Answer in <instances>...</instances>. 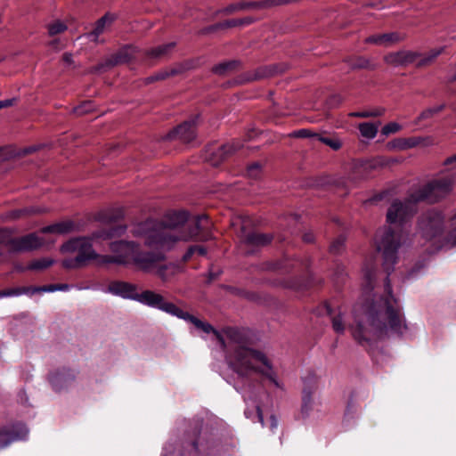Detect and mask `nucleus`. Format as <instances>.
<instances>
[{
	"label": "nucleus",
	"instance_id": "nucleus-25",
	"mask_svg": "<svg viewBox=\"0 0 456 456\" xmlns=\"http://www.w3.org/2000/svg\"><path fill=\"white\" fill-rule=\"evenodd\" d=\"M362 273L365 280L364 290L366 292L370 291L373 289V281L375 280V267L373 265L369 266L365 265Z\"/></svg>",
	"mask_w": 456,
	"mask_h": 456
},
{
	"label": "nucleus",
	"instance_id": "nucleus-32",
	"mask_svg": "<svg viewBox=\"0 0 456 456\" xmlns=\"http://www.w3.org/2000/svg\"><path fill=\"white\" fill-rule=\"evenodd\" d=\"M349 61V66L352 69H368L372 68L370 60L365 57L359 56L354 59H352Z\"/></svg>",
	"mask_w": 456,
	"mask_h": 456
},
{
	"label": "nucleus",
	"instance_id": "nucleus-5",
	"mask_svg": "<svg viewBox=\"0 0 456 456\" xmlns=\"http://www.w3.org/2000/svg\"><path fill=\"white\" fill-rule=\"evenodd\" d=\"M61 251L64 253H77L75 257L62 261V266L67 269L82 267L87 262L94 259H99L101 264V257L102 256H99L93 248L92 239L86 237L69 240L61 246Z\"/></svg>",
	"mask_w": 456,
	"mask_h": 456
},
{
	"label": "nucleus",
	"instance_id": "nucleus-17",
	"mask_svg": "<svg viewBox=\"0 0 456 456\" xmlns=\"http://www.w3.org/2000/svg\"><path fill=\"white\" fill-rule=\"evenodd\" d=\"M272 240V237L268 234L258 233L255 232H246L243 227L240 234V240L250 246H265L267 245Z\"/></svg>",
	"mask_w": 456,
	"mask_h": 456
},
{
	"label": "nucleus",
	"instance_id": "nucleus-21",
	"mask_svg": "<svg viewBox=\"0 0 456 456\" xmlns=\"http://www.w3.org/2000/svg\"><path fill=\"white\" fill-rule=\"evenodd\" d=\"M34 288L35 287H15L3 289L0 291V298L20 297L21 295L28 294L33 295L37 293V291L33 290Z\"/></svg>",
	"mask_w": 456,
	"mask_h": 456
},
{
	"label": "nucleus",
	"instance_id": "nucleus-7",
	"mask_svg": "<svg viewBox=\"0 0 456 456\" xmlns=\"http://www.w3.org/2000/svg\"><path fill=\"white\" fill-rule=\"evenodd\" d=\"M138 248L139 246L133 241H114L110 244V250L115 255L102 256L101 264L126 265L130 260H134V255L136 254Z\"/></svg>",
	"mask_w": 456,
	"mask_h": 456
},
{
	"label": "nucleus",
	"instance_id": "nucleus-8",
	"mask_svg": "<svg viewBox=\"0 0 456 456\" xmlns=\"http://www.w3.org/2000/svg\"><path fill=\"white\" fill-rule=\"evenodd\" d=\"M444 223V216L439 211L431 210L421 216L419 231L423 238L431 240L443 233Z\"/></svg>",
	"mask_w": 456,
	"mask_h": 456
},
{
	"label": "nucleus",
	"instance_id": "nucleus-20",
	"mask_svg": "<svg viewBox=\"0 0 456 456\" xmlns=\"http://www.w3.org/2000/svg\"><path fill=\"white\" fill-rule=\"evenodd\" d=\"M126 230V225H118L116 227H112L110 229L99 231L93 233L94 239H102V240H109L112 239L117 236H120L123 234Z\"/></svg>",
	"mask_w": 456,
	"mask_h": 456
},
{
	"label": "nucleus",
	"instance_id": "nucleus-9",
	"mask_svg": "<svg viewBox=\"0 0 456 456\" xmlns=\"http://www.w3.org/2000/svg\"><path fill=\"white\" fill-rule=\"evenodd\" d=\"M136 301L150 307L161 310L173 316L175 315L179 309L175 304L166 301L162 295L152 290L139 292Z\"/></svg>",
	"mask_w": 456,
	"mask_h": 456
},
{
	"label": "nucleus",
	"instance_id": "nucleus-48",
	"mask_svg": "<svg viewBox=\"0 0 456 456\" xmlns=\"http://www.w3.org/2000/svg\"><path fill=\"white\" fill-rule=\"evenodd\" d=\"M175 70H172L170 73L167 71H159V72L156 73L154 76L147 77L146 80H147V82L162 80V79H165L166 77H167L170 74H175Z\"/></svg>",
	"mask_w": 456,
	"mask_h": 456
},
{
	"label": "nucleus",
	"instance_id": "nucleus-46",
	"mask_svg": "<svg viewBox=\"0 0 456 456\" xmlns=\"http://www.w3.org/2000/svg\"><path fill=\"white\" fill-rule=\"evenodd\" d=\"M168 269H171L172 274H174L175 271L176 270V267L175 265H170V266L163 265L158 269V272H157L158 275L163 281H167L169 279L168 275L166 273V271H167Z\"/></svg>",
	"mask_w": 456,
	"mask_h": 456
},
{
	"label": "nucleus",
	"instance_id": "nucleus-39",
	"mask_svg": "<svg viewBox=\"0 0 456 456\" xmlns=\"http://www.w3.org/2000/svg\"><path fill=\"white\" fill-rule=\"evenodd\" d=\"M345 240L346 239L344 236L337 238L330 247V252L333 254H339L344 248Z\"/></svg>",
	"mask_w": 456,
	"mask_h": 456
},
{
	"label": "nucleus",
	"instance_id": "nucleus-33",
	"mask_svg": "<svg viewBox=\"0 0 456 456\" xmlns=\"http://www.w3.org/2000/svg\"><path fill=\"white\" fill-rule=\"evenodd\" d=\"M402 40V37L395 32L381 34L382 46H390Z\"/></svg>",
	"mask_w": 456,
	"mask_h": 456
},
{
	"label": "nucleus",
	"instance_id": "nucleus-60",
	"mask_svg": "<svg viewBox=\"0 0 456 456\" xmlns=\"http://www.w3.org/2000/svg\"><path fill=\"white\" fill-rule=\"evenodd\" d=\"M304 240L306 242H311L314 240V236L312 233H305L303 237Z\"/></svg>",
	"mask_w": 456,
	"mask_h": 456
},
{
	"label": "nucleus",
	"instance_id": "nucleus-42",
	"mask_svg": "<svg viewBox=\"0 0 456 456\" xmlns=\"http://www.w3.org/2000/svg\"><path fill=\"white\" fill-rule=\"evenodd\" d=\"M73 226L74 224L70 221H65L55 224L57 234H66L73 229Z\"/></svg>",
	"mask_w": 456,
	"mask_h": 456
},
{
	"label": "nucleus",
	"instance_id": "nucleus-51",
	"mask_svg": "<svg viewBox=\"0 0 456 456\" xmlns=\"http://www.w3.org/2000/svg\"><path fill=\"white\" fill-rule=\"evenodd\" d=\"M40 232L42 233H55L57 234V231H56V227H55V224H51V225H48V226H45V227H43Z\"/></svg>",
	"mask_w": 456,
	"mask_h": 456
},
{
	"label": "nucleus",
	"instance_id": "nucleus-24",
	"mask_svg": "<svg viewBox=\"0 0 456 456\" xmlns=\"http://www.w3.org/2000/svg\"><path fill=\"white\" fill-rule=\"evenodd\" d=\"M44 209L40 208H24L21 209L12 210L8 214V217L11 219H18L25 216L35 215L43 213Z\"/></svg>",
	"mask_w": 456,
	"mask_h": 456
},
{
	"label": "nucleus",
	"instance_id": "nucleus-44",
	"mask_svg": "<svg viewBox=\"0 0 456 456\" xmlns=\"http://www.w3.org/2000/svg\"><path fill=\"white\" fill-rule=\"evenodd\" d=\"M261 174V166L258 163H253L248 166L247 169V175L253 179L259 177Z\"/></svg>",
	"mask_w": 456,
	"mask_h": 456
},
{
	"label": "nucleus",
	"instance_id": "nucleus-34",
	"mask_svg": "<svg viewBox=\"0 0 456 456\" xmlns=\"http://www.w3.org/2000/svg\"><path fill=\"white\" fill-rule=\"evenodd\" d=\"M444 108H445L444 104H440V105H437V106H435L432 108H428L419 114L418 119L423 120V119L431 118L433 116H435L436 114L442 111Z\"/></svg>",
	"mask_w": 456,
	"mask_h": 456
},
{
	"label": "nucleus",
	"instance_id": "nucleus-22",
	"mask_svg": "<svg viewBox=\"0 0 456 456\" xmlns=\"http://www.w3.org/2000/svg\"><path fill=\"white\" fill-rule=\"evenodd\" d=\"M359 131L361 135L368 140H371L376 137L379 131V124L371 122H364L359 125Z\"/></svg>",
	"mask_w": 456,
	"mask_h": 456
},
{
	"label": "nucleus",
	"instance_id": "nucleus-11",
	"mask_svg": "<svg viewBox=\"0 0 456 456\" xmlns=\"http://www.w3.org/2000/svg\"><path fill=\"white\" fill-rule=\"evenodd\" d=\"M44 245V240L37 233L32 232L21 237H15L12 253L32 251L41 248Z\"/></svg>",
	"mask_w": 456,
	"mask_h": 456
},
{
	"label": "nucleus",
	"instance_id": "nucleus-10",
	"mask_svg": "<svg viewBox=\"0 0 456 456\" xmlns=\"http://www.w3.org/2000/svg\"><path fill=\"white\" fill-rule=\"evenodd\" d=\"M420 53L410 50H402L395 53H390L384 57L387 64L393 67H403L412 63L418 66V61Z\"/></svg>",
	"mask_w": 456,
	"mask_h": 456
},
{
	"label": "nucleus",
	"instance_id": "nucleus-57",
	"mask_svg": "<svg viewBox=\"0 0 456 456\" xmlns=\"http://www.w3.org/2000/svg\"><path fill=\"white\" fill-rule=\"evenodd\" d=\"M256 412H257V418H258V420L259 422L262 424V426L264 427V417H263V412H262V410L260 409L259 406L256 407Z\"/></svg>",
	"mask_w": 456,
	"mask_h": 456
},
{
	"label": "nucleus",
	"instance_id": "nucleus-50",
	"mask_svg": "<svg viewBox=\"0 0 456 456\" xmlns=\"http://www.w3.org/2000/svg\"><path fill=\"white\" fill-rule=\"evenodd\" d=\"M126 61L125 59H123L120 55L117 56L114 61H110L106 64H102L97 69H103L105 66H113L117 63Z\"/></svg>",
	"mask_w": 456,
	"mask_h": 456
},
{
	"label": "nucleus",
	"instance_id": "nucleus-31",
	"mask_svg": "<svg viewBox=\"0 0 456 456\" xmlns=\"http://www.w3.org/2000/svg\"><path fill=\"white\" fill-rule=\"evenodd\" d=\"M421 142L420 138L413 137L409 139H399L396 141L395 147H398L399 149L404 150L409 148H413L419 145Z\"/></svg>",
	"mask_w": 456,
	"mask_h": 456
},
{
	"label": "nucleus",
	"instance_id": "nucleus-43",
	"mask_svg": "<svg viewBox=\"0 0 456 456\" xmlns=\"http://www.w3.org/2000/svg\"><path fill=\"white\" fill-rule=\"evenodd\" d=\"M400 129H401V126L398 123L390 122L382 127L381 133L383 135L387 136L390 134H395V133L398 132Z\"/></svg>",
	"mask_w": 456,
	"mask_h": 456
},
{
	"label": "nucleus",
	"instance_id": "nucleus-40",
	"mask_svg": "<svg viewBox=\"0 0 456 456\" xmlns=\"http://www.w3.org/2000/svg\"><path fill=\"white\" fill-rule=\"evenodd\" d=\"M236 65V62L235 61H228V62H224V63H220L218 65H216L215 68H214V72L216 73V74H219V75H224L225 74L228 70H231Z\"/></svg>",
	"mask_w": 456,
	"mask_h": 456
},
{
	"label": "nucleus",
	"instance_id": "nucleus-55",
	"mask_svg": "<svg viewBox=\"0 0 456 456\" xmlns=\"http://www.w3.org/2000/svg\"><path fill=\"white\" fill-rule=\"evenodd\" d=\"M455 164L456 165V154L447 158L444 161V166H450V165H453Z\"/></svg>",
	"mask_w": 456,
	"mask_h": 456
},
{
	"label": "nucleus",
	"instance_id": "nucleus-12",
	"mask_svg": "<svg viewBox=\"0 0 456 456\" xmlns=\"http://www.w3.org/2000/svg\"><path fill=\"white\" fill-rule=\"evenodd\" d=\"M28 435V429L24 424L12 425L9 428L0 430V449L8 446L14 441L24 440Z\"/></svg>",
	"mask_w": 456,
	"mask_h": 456
},
{
	"label": "nucleus",
	"instance_id": "nucleus-35",
	"mask_svg": "<svg viewBox=\"0 0 456 456\" xmlns=\"http://www.w3.org/2000/svg\"><path fill=\"white\" fill-rule=\"evenodd\" d=\"M69 286L68 284H60V285H46L42 287H35L33 289L34 291L37 292H54L57 290L66 291L68 290Z\"/></svg>",
	"mask_w": 456,
	"mask_h": 456
},
{
	"label": "nucleus",
	"instance_id": "nucleus-19",
	"mask_svg": "<svg viewBox=\"0 0 456 456\" xmlns=\"http://www.w3.org/2000/svg\"><path fill=\"white\" fill-rule=\"evenodd\" d=\"M116 20V16L111 13H106L101 19H99L95 24V28L89 34L94 41H97L99 36L102 34L108 28L111 26L113 21Z\"/></svg>",
	"mask_w": 456,
	"mask_h": 456
},
{
	"label": "nucleus",
	"instance_id": "nucleus-64",
	"mask_svg": "<svg viewBox=\"0 0 456 456\" xmlns=\"http://www.w3.org/2000/svg\"><path fill=\"white\" fill-rule=\"evenodd\" d=\"M15 270L19 271V272H23V271H26V267H23L21 265H15Z\"/></svg>",
	"mask_w": 456,
	"mask_h": 456
},
{
	"label": "nucleus",
	"instance_id": "nucleus-56",
	"mask_svg": "<svg viewBox=\"0 0 456 456\" xmlns=\"http://www.w3.org/2000/svg\"><path fill=\"white\" fill-rule=\"evenodd\" d=\"M296 134L299 137H308L310 136V132L306 129L298 130Z\"/></svg>",
	"mask_w": 456,
	"mask_h": 456
},
{
	"label": "nucleus",
	"instance_id": "nucleus-41",
	"mask_svg": "<svg viewBox=\"0 0 456 456\" xmlns=\"http://www.w3.org/2000/svg\"><path fill=\"white\" fill-rule=\"evenodd\" d=\"M332 327L333 330L338 333L343 334L345 331V326L343 323V318L341 314L339 313L338 315L332 317Z\"/></svg>",
	"mask_w": 456,
	"mask_h": 456
},
{
	"label": "nucleus",
	"instance_id": "nucleus-27",
	"mask_svg": "<svg viewBox=\"0 0 456 456\" xmlns=\"http://www.w3.org/2000/svg\"><path fill=\"white\" fill-rule=\"evenodd\" d=\"M443 48H436L430 50L425 56H422L420 54V57L419 58L418 61V67L427 66L430 64L438 55L441 54Z\"/></svg>",
	"mask_w": 456,
	"mask_h": 456
},
{
	"label": "nucleus",
	"instance_id": "nucleus-14",
	"mask_svg": "<svg viewBox=\"0 0 456 456\" xmlns=\"http://www.w3.org/2000/svg\"><path fill=\"white\" fill-rule=\"evenodd\" d=\"M287 3L285 0H264L256 2H240L237 4H232L224 8L225 13H232L234 12L244 10V9H263L269 8L275 5H280Z\"/></svg>",
	"mask_w": 456,
	"mask_h": 456
},
{
	"label": "nucleus",
	"instance_id": "nucleus-18",
	"mask_svg": "<svg viewBox=\"0 0 456 456\" xmlns=\"http://www.w3.org/2000/svg\"><path fill=\"white\" fill-rule=\"evenodd\" d=\"M75 379L74 373L70 370L56 372L50 377V382L55 391H60L62 387H67Z\"/></svg>",
	"mask_w": 456,
	"mask_h": 456
},
{
	"label": "nucleus",
	"instance_id": "nucleus-30",
	"mask_svg": "<svg viewBox=\"0 0 456 456\" xmlns=\"http://www.w3.org/2000/svg\"><path fill=\"white\" fill-rule=\"evenodd\" d=\"M254 20L250 17H247L244 19H232L230 20H226L218 25L219 28H231L237 26H246L253 23Z\"/></svg>",
	"mask_w": 456,
	"mask_h": 456
},
{
	"label": "nucleus",
	"instance_id": "nucleus-53",
	"mask_svg": "<svg viewBox=\"0 0 456 456\" xmlns=\"http://www.w3.org/2000/svg\"><path fill=\"white\" fill-rule=\"evenodd\" d=\"M14 101H15L14 98L0 101V109L12 106L13 104Z\"/></svg>",
	"mask_w": 456,
	"mask_h": 456
},
{
	"label": "nucleus",
	"instance_id": "nucleus-29",
	"mask_svg": "<svg viewBox=\"0 0 456 456\" xmlns=\"http://www.w3.org/2000/svg\"><path fill=\"white\" fill-rule=\"evenodd\" d=\"M174 46V43L165 44L151 49L149 54L154 58H160L167 54Z\"/></svg>",
	"mask_w": 456,
	"mask_h": 456
},
{
	"label": "nucleus",
	"instance_id": "nucleus-52",
	"mask_svg": "<svg viewBox=\"0 0 456 456\" xmlns=\"http://www.w3.org/2000/svg\"><path fill=\"white\" fill-rule=\"evenodd\" d=\"M278 428V419L274 415L270 417V430L273 433Z\"/></svg>",
	"mask_w": 456,
	"mask_h": 456
},
{
	"label": "nucleus",
	"instance_id": "nucleus-26",
	"mask_svg": "<svg viewBox=\"0 0 456 456\" xmlns=\"http://www.w3.org/2000/svg\"><path fill=\"white\" fill-rule=\"evenodd\" d=\"M14 238L10 229L4 228L0 230V245L4 246L10 253H12Z\"/></svg>",
	"mask_w": 456,
	"mask_h": 456
},
{
	"label": "nucleus",
	"instance_id": "nucleus-47",
	"mask_svg": "<svg viewBox=\"0 0 456 456\" xmlns=\"http://www.w3.org/2000/svg\"><path fill=\"white\" fill-rule=\"evenodd\" d=\"M92 110V104L90 102H86L82 105H79L74 109V112L77 115H84Z\"/></svg>",
	"mask_w": 456,
	"mask_h": 456
},
{
	"label": "nucleus",
	"instance_id": "nucleus-62",
	"mask_svg": "<svg viewBox=\"0 0 456 456\" xmlns=\"http://www.w3.org/2000/svg\"><path fill=\"white\" fill-rule=\"evenodd\" d=\"M191 257V255L186 251L185 254L183 256V261H188Z\"/></svg>",
	"mask_w": 456,
	"mask_h": 456
},
{
	"label": "nucleus",
	"instance_id": "nucleus-23",
	"mask_svg": "<svg viewBox=\"0 0 456 456\" xmlns=\"http://www.w3.org/2000/svg\"><path fill=\"white\" fill-rule=\"evenodd\" d=\"M54 264V260L49 257H42L31 261L26 269L28 271H43Z\"/></svg>",
	"mask_w": 456,
	"mask_h": 456
},
{
	"label": "nucleus",
	"instance_id": "nucleus-37",
	"mask_svg": "<svg viewBox=\"0 0 456 456\" xmlns=\"http://www.w3.org/2000/svg\"><path fill=\"white\" fill-rule=\"evenodd\" d=\"M384 110L379 109L372 111H357L349 113L350 117L354 118H371V117H379L383 115Z\"/></svg>",
	"mask_w": 456,
	"mask_h": 456
},
{
	"label": "nucleus",
	"instance_id": "nucleus-58",
	"mask_svg": "<svg viewBox=\"0 0 456 456\" xmlns=\"http://www.w3.org/2000/svg\"><path fill=\"white\" fill-rule=\"evenodd\" d=\"M196 253H198L199 255H201V256H205L207 254V249H206V248H204L202 246L197 245Z\"/></svg>",
	"mask_w": 456,
	"mask_h": 456
},
{
	"label": "nucleus",
	"instance_id": "nucleus-49",
	"mask_svg": "<svg viewBox=\"0 0 456 456\" xmlns=\"http://www.w3.org/2000/svg\"><path fill=\"white\" fill-rule=\"evenodd\" d=\"M367 44H374L377 45H382L381 35H373L365 39Z\"/></svg>",
	"mask_w": 456,
	"mask_h": 456
},
{
	"label": "nucleus",
	"instance_id": "nucleus-2",
	"mask_svg": "<svg viewBox=\"0 0 456 456\" xmlns=\"http://www.w3.org/2000/svg\"><path fill=\"white\" fill-rule=\"evenodd\" d=\"M212 224L207 215L191 216L186 210L168 211L161 220H146L136 224L133 234L156 252L137 249L133 263L143 272H151L165 260V252L180 242L207 241L212 239Z\"/></svg>",
	"mask_w": 456,
	"mask_h": 456
},
{
	"label": "nucleus",
	"instance_id": "nucleus-28",
	"mask_svg": "<svg viewBox=\"0 0 456 456\" xmlns=\"http://www.w3.org/2000/svg\"><path fill=\"white\" fill-rule=\"evenodd\" d=\"M302 402V414L307 416L312 409L313 404L311 389L305 388L303 390Z\"/></svg>",
	"mask_w": 456,
	"mask_h": 456
},
{
	"label": "nucleus",
	"instance_id": "nucleus-6",
	"mask_svg": "<svg viewBox=\"0 0 456 456\" xmlns=\"http://www.w3.org/2000/svg\"><path fill=\"white\" fill-rule=\"evenodd\" d=\"M452 176H439L411 191V200L417 203L426 201L436 203L444 199L452 190Z\"/></svg>",
	"mask_w": 456,
	"mask_h": 456
},
{
	"label": "nucleus",
	"instance_id": "nucleus-15",
	"mask_svg": "<svg viewBox=\"0 0 456 456\" xmlns=\"http://www.w3.org/2000/svg\"><path fill=\"white\" fill-rule=\"evenodd\" d=\"M241 147L240 142H229L222 145L216 151H211L207 157V160L214 167L218 166L226 158Z\"/></svg>",
	"mask_w": 456,
	"mask_h": 456
},
{
	"label": "nucleus",
	"instance_id": "nucleus-61",
	"mask_svg": "<svg viewBox=\"0 0 456 456\" xmlns=\"http://www.w3.org/2000/svg\"><path fill=\"white\" fill-rule=\"evenodd\" d=\"M196 248H197V245L191 246L187 249V252L192 256L194 253H196Z\"/></svg>",
	"mask_w": 456,
	"mask_h": 456
},
{
	"label": "nucleus",
	"instance_id": "nucleus-36",
	"mask_svg": "<svg viewBox=\"0 0 456 456\" xmlns=\"http://www.w3.org/2000/svg\"><path fill=\"white\" fill-rule=\"evenodd\" d=\"M66 29V24L61 20H56L48 25V33L50 36H55L57 34L62 33Z\"/></svg>",
	"mask_w": 456,
	"mask_h": 456
},
{
	"label": "nucleus",
	"instance_id": "nucleus-38",
	"mask_svg": "<svg viewBox=\"0 0 456 456\" xmlns=\"http://www.w3.org/2000/svg\"><path fill=\"white\" fill-rule=\"evenodd\" d=\"M122 216H123L122 209H117V210H115L114 214L102 213L100 216V219L103 222L114 223V222L118 221L119 218H121Z\"/></svg>",
	"mask_w": 456,
	"mask_h": 456
},
{
	"label": "nucleus",
	"instance_id": "nucleus-54",
	"mask_svg": "<svg viewBox=\"0 0 456 456\" xmlns=\"http://www.w3.org/2000/svg\"><path fill=\"white\" fill-rule=\"evenodd\" d=\"M63 61L67 65H71L73 63V56H72V54L69 53H64V55H63Z\"/></svg>",
	"mask_w": 456,
	"mask_h": 456
},
{
	"label": "nucleus",
	"instance_id": "nucleus-59",
	"mask_svg": "<svg viewBox=\"0 0 456 456\" xmlns=\"http://www.w3.org/2000/svg\"><path fill=\"white\" fill-rule=\"evenodd\" d=\"M450 240L452 245H456V228L451 232Z\"/></svg>",
	"mask_w": 456,
	"mask_h": 456
},
{
	"label": "nucleus",
	"instance_id": "nucleus-63",
	"mask_svg": "<svg viewBox=\"0 0 456 456\" xmlns=\"http://www.w3.org/2000/svg\"><path fill=\"white\" fill-rule=\"evenodd\" d=\"M343 272H344L343 268L342 267H338V272L336 273V275H338L337 279H339V277L342 276Z\"/></svg>",
	"mask_w": 456,
	"mask_h": 456
},
{
	"label": "nucleus",
	"instance_id": "nucleus-3",
	"mask_svg": "<svg viewBox=\"0 0 456 456\" xmlns=\"http://www.w3.org/2000/svg\"><path fill=\"white\" fill-rule=\"evenodd\" d=\"M175 317L191 322L194 327L206 334L214 333L222 347L226 350L225 359L228 365L240 376H247L251 372L260 373L269 379L275 386H279L273 364L263 352L246 346L245 335L236 328L224 330L228 341L208 322H203L179 307Z\"/></svg>",
	"mask_w": 456,
	"mask_h": 456
},
{
	"label": "nucleus",
	"instance_id": "nucleus-1",
	"mask_svg": "<svg viewBox=\"0 0 456 456\" xmlns=\"http://www.w3.org/2000/svg\"><path fill=\"white\" fill-rule=\"evenodd\" d=\"M418 203L411 200V192L404 200H395L387 213L389 226L378 230L375 236L377 250L382 253L383 266L387 276L394 270L397 261V251L403 240V228L417 211ZM386 298L374 297L371 302L356 303L353 315L356 322L353 328V336L360 343L388 338H403L409 328L403 314L397 306V301L392 295L389 278L385 281Z\"/></svg>",
	"mask_w": 456,
	"mask_h": 456
},
{
	"label": "nucleus",
	"instance_id": "nucleus-13",
	"mask_svg": "<svg viewBox=\"0 0 456 456\" xmlns=\"http://www.w3.org/2000/svg\"><path fill=\"white\" fill-rule=\"evenodd\" d=\"M196 118L183 122L167 134L168 139L190 142L196 137Z\"/></svg>",
	"mask_w": 456,
	"mask_h": 456
},
{
	"label": "nucleus",
	"instance_id": "nucleus-16",
	"mask_svg": "<svg viewBox=\"0 0 456 456\" xmlns=\"http://www.w3.org/2000/svg\"><path fill=\"white\" fill-rule=\"evenodd\" d=\"M108 291L123 298L136 301L138 296L137 286L129 282L115 281L110 284Z\"/></svg>",
	"mask_w": 456,
	"mask_h": 456
},
{
	"label": "nucleus",
	"instance_id": "nucleus-4",
	"mask_svg": "<svg viewBox=\"0 0 456 456\" xmlns=\"http://www.w3.org/2000/svg\"><path fill=\"white\" fill-rule=\"evenodd\" d=\"M175 317L191 322L194 327L206 334L214 333L222 347L226 350L225 359L228 365L240 376H247L251 372L260 373L269 379L275 386H279L273 364L263 352L246 346L245 335L236 328L224 330L228 341L208 322H203L179 307Z\"/></svg>",
	"mask_w": 456,
	"mask_h": 456
},
{
	"label": "nucleus",
	"instance_id": "nucleus-45",
	"mask_svg": "<svg viewBox=\"0 0 456 456\" xmlns=\"http://www.w3.org/2000/svg\"><path fill=\"white\" fill-rule=\"evenodd\" d=\"M319 140L325 143L326 145H329L333 150H338L341 147V142L338 139H332L330 137H320Z\"/></svg>",
	"mask_w": 456,
	"mask_h": 456
}]
</instances>
